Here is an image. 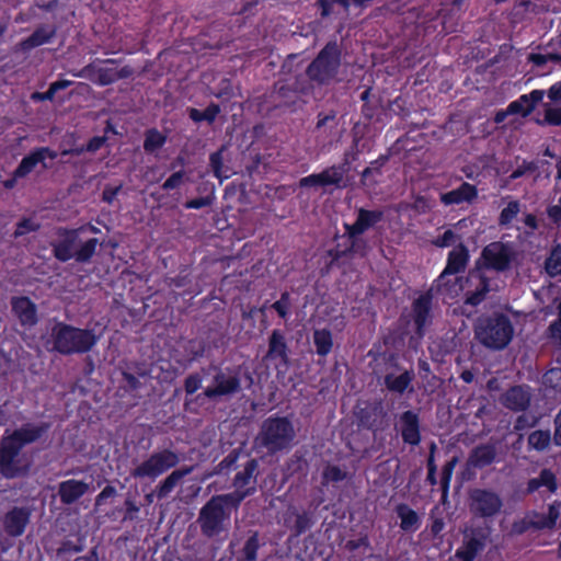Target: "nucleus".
<instances>
[{
    "mask_svg": "<svg viewBox=\"0 0 561 561\" xmlns=\"http://www.w3.org/2000/svg\"><path fill=\"white\" fill-rule=\"evenodd\" d=\"M299 186L300 187L324 186L322 183L321 173L311 174V175L300 179Z\"/></svg>",
    "mask_w": 561,
    "mask_h": 561,
    "instance_id": "nucleus-49",
    "label": "nucleus"
},
{
    "mask_svg": "<svg viewBox=\"0 0 561 561\" xmlns=\"http://www.w3.org/2000/svg\"><path fill=\"white\" fill-rule=\"evenodd\" d=\"M180 462L179 455L170 449L152 453L130 472L135 479L154 480Z\"/></svg>",
    "mask_w": 561,
    "mask_h": 561,
    "instance_id": "nucleus-6",
    "label": "nucleus"
},
{
    "mask_svg": "<svg viewBox=\"0 0 561 561\" xmlns=\"http://www.w3.org/2000/svg\"><path fill=\"white\" fill-rule=\"evenodd\" d=\"M514 335L510 319L503 314H494L480 320L476 328V336L489 348L502 350L508 345Z\"/></svg>",
    "mask_w": 561,
    "mask_h": 561,
    "instance_id": "nucleus-4",
    "label": "nucleus"
},
{
    "mask_svg": "<svg viewBox=\"0 0 561 561\" xmlns=\"http://www.w3.org/2000/svg\"><path fill=\"white\" fill-rule=\"evenodd\" d=\"M210 164L214 169V172L217 176H219V171L221 167V154L220 152H215L210 156Z\"/></svg>",
    "mask_w": 561,
    "mask_h": 561,
    "instance_id": "nucleus-62",
    "label": "nucleus"
},
{
    "mask_svg": "<svg viewBox=\"0 0 561 561\" xmlns=\"http://www.w3.org/2000/svg\"><path fill=\"white\" fill-rule=\"evenodd\" d=\"M519 210L520 208L518 202H510L501 213L500 222L502 225L510 224L518 215Z\"/></svg>",
    "mask_w": 561,
    "mask_h": 561,
    "instance_id": "nucleus-42",
    "label": "nucleus"
},
{
    "mask_svg": "<svg viewBox=\"0 0 561 561\" xmlns=\"http://www.w3.org/2000/svg\"><path fill=\"white\" fill-rule=\"evenodd\" d=\"M538 478L541 486H546L550 492H554L557 490L556 476L552 471L545 469L540 472Z\"/></svg>",
    "mask_w": 561,
    "mask_h": 561,
    "instance_id": "nucleus-46",
    "label": "nucleus"
},
{
    "mask_svg": "<svg viewBox=\"0 0 561 561\" xmlns=\"http://www.w3.org/2000/svg\"><path fill=\"white\" fill-rule=\"evenodd\" d=\"M477 195V190L469 183L461 184L458 188L453 190L442 195L440 199L444 204H459L462 202H469Z\"/></svg>",
    "mask_w": 561,
    "mask_h": 561,
    "instance_id": "nucleus-24",
    "label": "nucleus"
},
{
    "mask_svg": "<svg viewBox=\"0 0 561 561\" xmlns=\"http://www.w3.org/2000/svg\"><path fill=\"white\" fill-rule=\"evenodd\" d=\"M295 437V430L285 417L266 420L261 428L260 439L270 451H277L289 446Z\"/></svg>",
    "mask_w": 561,
    "mask_h": 561,
    "instance_id": "nucleus-5",
    "label": "nucleus"
},
{
    "mask_svg": "<svg viewBox=\"0 0 561 561\" xmlns=\"http://www.w3.org/2000/svg\"><path fill=\"white\" fill-rule=\"evenodd\" d=\"M54 35L55 30L53 27H39L28 38L21 42L20 47L23 50L32 49L34 47L48 43Z\"/></svg>",
    "mask_w": 561,
    "mask_h": 561,
    "instance_id": "nucleus-26",
    "label": "nucleus"
},
{
    "mask_svg": "<svg viewBox=\"0 0 561 561\" xmlns=\"http://www.w3.org/2000/svg\"><path fill=\"white\" fill-rule=\"evenodd\" d=\"M482 255L488 266L503 271L508 267L513 251L511 247L506 244L493 242L484 248Z\"/></svg>",
    "mask_w": 561,
    "mask_h": 561,
    "instance_id": "nucleus-10",
    "label": "nucleus"
},
{
    "mask_svg": "<svg viewBox=\"0 0 561 561\" xmlns=\"http://www.w3.org/2000/svg\"><path fill=\"white\" fill-rule=\"evenodd\" d=\"M286 345L284 343L283 336L274 331L270 339V350L268 356L271 357H284Z\"/></svg>",
    "mask_w": 561,
    "mask_h": 561,
    "instance_id": "nucleus-38",
    "label": "nucleus"
},
{
    "mask_svg": "<svg viewBox=\"0 0 561 561\" xmlns=\"http://www.w3.org/2000/svg\"><path fill=\"white\" fill-rule=\"evenodd\" d=\"M545 270L551 277L561 275V248L560 245L553 248L550 255L545 262Z\"/></svg>",
    "mask_w": 561,
    "mask_h": 561,
    "instance_id": "nucleus-32",
    "label": "nucleus"
},
{
    "mask_svg": "<svg viewBox=\"0 0 561 561\" xmlns=\"http://www.w3.org/2000/svg\"><path fill=\"white\" fill-rule=\"evenodd\" d=\"M256 461L250 460L247 462L245 467L242 471H240L236 478L233 485L236 488V491L232 493L237 495L241 492H248V495L251 493V491L254 489V472L256 470Z\"/></svg>",
    "mask_w": 561,
    "mask_h": 561,
    "instance_id": "nucleus-18",
    "label": "nucleus"
},
{
    "mask_svg": "<svg viewBox=\"0 0 561 561\" xmlns=\"http://www.w3.org/2000/svg\"><path fill=\"white\" fill-rule=\"evenodd\" d=\"M401 434L405 443L416 445L420 442L419 421L416 414L407 411L400 419Z\"/></svg>",
    "mask_w": 561,
    "mask_h": 561,
    "instance_id": "nucleus-16",
    "label": "nucleus"
},
{
    "mask_svg": "<svg viewBox=\"0 0 561 561\" xmlns=\"http://www.w3.org/2000/svg\"><path fill=\"white\" fill-rule=\"evenodd\" d=\"M533 526L531 525H527L526 523V517L518 520V522H515L513 524V531L516 533V534H522L524 531H526L527 529L531 528Z\"/></svg>",
    "mask_w": 561,
    "mask_h": 561,
    "instance_id": "nucleus-63",
    "label": "nucleus"
},
{
    "mask_svg": "<svg viewBox=\"0 0 561 561\" xmlns=\"http://www.w3.org/2000/svg\"><path fill=\"white\" fill-rule=\"evenodd\" d=\"M202 386V379L197 375L188 376L185 380V391L188 394L194 393Z\"/></svg>",
    "mask_w": 561,
    "mask_h": 561,
    "instance_id": "nucleus-50",
    "label": "nucleus"
},
{
    "mask_svg": "<svg viewBox=\"0 0 561 561\" xmlns=\"http://www.w3.org/2000/svg\"><path fill=\"white\" fill-rule=\"evenodd\" d=\"M90 490L89 483L70 479L59 484L58 494L64 504H71Z\"/></svg>",
    "mask_w": 561,
    "mask_h": 561,
    "instance_id": "nucleus-12",
    "label": "nucleus"
},
{
    "mask_svg": "<svg viewBox=\"0 0 561 561\" xmlns=\"http://www.w3.org/2000/svg\"><path fill=\"white\" fill-rule=\"evenodd\" d=\"M345 478V472H343L336 466H328L323 471V479L325 482H337Z\"/></svg>",
    "mask_w": 561,
    "mask_h": 561,
    "instance_id": "nucleus-47",
    "label": "nucleus"
},
{
    "mask_svg": "<svg viewBox=\"0 0 561 561\" xmlns=\"http://www.w3.org/2000/svg\"><path fill=\"white\" fill-rule=\"evenodd\" d=\"M248 495V492L213 496L201 510L198 523L202 533L214 537L226 530L230 519V511Z\"/></svg>",
    "mask_w": 561,
    "mask_h": 561,
    "instance_id": "nucleus-2",
    "label": "nucleus"
},
{
    "mask_svg": "<svg viewBox=\"0 0 561 561\" xmlns=\"http://www.w3.org/2000/svg\"><path fill=\"white\" fill-rule=\"evenodd\" d=\"M104 142H105L104 137H94L88 142V145L85 146V149H87V151L94 152V151L99 150L103 146Z\"/></svg>",
    "mask_w": 561,
    "mask_h": 561,
    "instance_id": "nucleus-58",
    "label": "nucleus"
},
{
    "mask_svg": "<svg viewBox=\"0 0 561 561\" xmlns=\"http://www.w3.org/2000/svg\"><path fill=\"white\" fill-rule=\"evenodd\" d=\"M548 98L556 103L561 101V81L557 82L549 89Z\"/></svg>",
    "mask_w": 561,
    "mask_h": 561,
    "instance_id": "nucleus-57",
    "label": "nucleus"
},
{
    "mask_svg": "<svg viewBox=\"0 0 561 561\" xmlns=\"http://www.w3.org/2000/svg\"><path fill=\"white\" fill-rule=\"evenodd\" d=\"M313 343L319 355H328L331 352L333 345L331 332L324 329L316 330L313 333Z\"/></svg>",
    "mask_w": 561,
    "mask_h": 561,
    "instance_id": "nucleus-30",
    "label": "nucleus"
},
{
    "mask_svg": "<svg viewBox=\"0 0 561 561\" xmlns=\"http://www.w3.org/2000/svg\"><path fill=\"white\" fill-rule=\"evenodd\" d=\"M468 251L463 245L454 249L448 256L447 266L440 275L444 278L446 275L457 274L462 271L468 262Z\"/></svg>",
    "mask_w": 561,
    "mask_h": 561,
    "instance_id": "nucleus-22",
    "label": "nucleus"
},
{
    "mask_svg": "<svg viewBox=\"0 0 561 561\" xmlns=\"http://www.w3.org/2000/svg\"><path fill=\"white\" fill-rule=\"evenodd\" d=\"M454 237V232L451 230H447L444 232L442 238L435 241V244L438 247H448L451 244Z\"/></svg>",
    "mask_w": 561,
    "mask_h": 561,
    "instance_id": "nucleus-59",
    "label": "nucleus"
},
{
    "mask_svg": "<svg viewBox=\"0 0 561 561\" xmlns=\"http://www.w3.org/2000/svg\"><path fill=\"white\" fill-rule=\"evenodd\" d=\"M116 494V490L113 486H105L102 492L96 496L95 505L100 506L104 502V500L112 497Z\"/></svg>",
    "mask_w": 561,
    "mask_h": 561,
    "instance_id": "nucleus-54",
    "label": "nucleus"
},
{
    "mask_svg": "<svg viewBox=\"0 0 561 561\" xmlns=\"http://www.w3.org/2000/svg\"><path fill=\"white\" fill-rule=\"evenodd\" d=\"M54 95H55V93H54L51 87H49V89L44 93H39V92L33 93L32 99L38 100V101L53 100Z\"/></svg>",
    "mask_w": 561,
    "mask_h": 561,
    "instance_id": "nucleus-64",
    "label": "nucleus"
},
{
    "mask_svg": "<svg viewBox=\"0 0 561 561\" xmlns=\"http://www.w3.org/2000/svg\"><path fill=\"white\" fill-rule=\"evenodd\" d=\"M399 517L403 530H414L417 527L419 517L416 513L407 506L399 507Z\"/></svg>",
    "mask_w": 561,
    "mask_h": 561,
    "instance_id": "nucleus-34",
    "label": "nucleus"
},
{
    "mask_svg": "<svg viewBox=\"0 0 561 561\" xmlns=\"http://www.w3.org/2000/svg\"><path fill=\"white\" fill-rule=\"evenodd\" d=\"M529 391L524 387H513L503 397V404L516 411L525 410L529 405Z\"/></svg>",
    "mask_w": 561,
    "mask_h": 561,
    "instance_id": "nucleus-17",
    "label": "nucleus"
},
{
    "mask_svg": "<svg viewBox=\"0 0 561 561\" xmlns=\"http://www.w3.org/2000/svg\"><path fill=\"white\" fill-rule=\"evenodd\" d=\"M273 308L277 311L280 317H285L288 311V296L284 294L280 300L273 304Z\"/></svg>",
    "mask_w": 561,
    "mask_h": 561,
    "instance_id": "nucleus-53",
    "label": "nucleus"
},
{
    "mask_svg": "<svg viewBox=\"0 0 561 561\" xmlns=\"http://www.w3.org/2000/svg\"><path fill=\"white\" fill-rule=\"evenodd\" d=\"M471 510L483 517L497 514L503 505L502 499L494 492L476 490L471 494Z\"/></svg>",
    "mask_w": 561,
    "mask_h": 561,
    "instance_id": "nucleus-9",
    "label": "nucleus"
},
{
    "mask_svg": "<svg viewBox=\"0 0 561 561\" xmlns=\"http://www.w3.org/2000/svg\"><path fill=\"white\" fill-rule=\"evenodd\" d=\"M43 428L27 424L11 434L4 435L0 444V471L9 479L23 476L30 469V460L22 453L24 445L33 443Z\"/></svg>",
    "mask_w": 561,
    "mask_h": 561,
    "instance_id": "nucleus-1",
    "label": "nucleus"
},
{
    "mask_svg": "<svg viewBox=\"0 0 561 561\" xmlns=\"http://www.w3.org/2000/svg\"><path fill=\"white\" fill-rule=\"evenodd\" d=\"M53 348L61 354L85 353L96 343L95 335L89 331L61 322L51 329Z\"/></svg>",
    "mask_w": 561,
    "mask_h": 561,
    "instance_id": "nucleus-3",
    "label": "nucleus"
},
{
    "mask_svg": "<svg viewBox=\"0 0 561 561\" xmlns=\"http://www.w3.org/2000/svg\"><path fill=\"white\" fill-rule=\"evenodd\" d=\"M12 310L22 325L32 327L37 322L36 306L26 297H15Z\"/></svg>",
    "mask_w": 561,
    "mask_h": 561,
    "instance_id": "nucleus-11",
    "label": "nucleus"
},
{
    "mask_svg": "<svg viewBox=\"0 0 561 561\" xmlns=\"http://www.w3.org/2000/svg\"><path fill=\"white\" fill-rule=\"evenodd\" d=\"M193 471V467H185L173 470L167 478H164L156 489V494L159 499L167 497L180 481Z\"/></svg>",
    "mask_w": 561,
    "mask_h": 561,
    "instance_id": "nucleus-19",
    "label": "nucleus"
},
{
    "mask_svg": "<svg viewBox=\"0 0 561 561\" xmlns=\"http://www.w3.org/2000/svg\"><path fill=\"white\" fill-rule=\"evenodd\" d=\"M560 517V504H551L547 514L531 513L526 516L527 525L536 529H551Z\"/></svg>",
    "mask_w": 561,
    "mask_h": 561,
    "instance_id": "nucleus-13",
    "label": "nucleus"
},
{
    "mask_svg": "<svg viewBox=\"0 0 561 561\" xmlns=\"http://www.w3.org/2000/svg\"><path fill=\"white\" fill-rule=\"evenodd\" d=\"M240 390V379L231 371H217L211 382L205 388L204 394L209 399L231 396Z\"/></svg>",
    "mask_w": 561,
    "mask_h": 561,
    "instance_id": "nucleus-8",
    "label": "nucleus"
},
{
    "mask_svg": "<svg viewBox=\"0 0 561 561\" xmlns=\"http://www.w3.org/2000/svg\"><path fill=\"white\" fill-rule=\"evenodd\" d=\"M122 186L118 185V186H106L103 191V201L107 202V203H112L116 195L118 194V192L121 191Z\"/></svg>",
    "mask_w": 561,
    "mask_h": 561,
    "instance_id": "nucleus-55",
    "label": "nucleus"
},
{
    "mask_svg": "<svg viewBox=\"0 0 561 561\" xmlns=\"http://www.w3.org/2000/svg\"><path fill=\"white\" fill-rule=\"evenodd\" d=\"M334 4H340L344 9H347V2L346 0H320V5L322 8V15H328Z\"/></svg>",
    "mask_w": 561,
    "mask_h": 561,
    "instance_id": "nucleus-51",
    "label": "nucleus"
},
{
    "mask_svg": "<svg viewBox=\"0 0 561 561\" xmlns=\"http://www.w3.org/2000/svg\"><path fill=\"white\" fill-rule=\"evenodd\" d=\"M98 245L96 239H90L87 242L82 243L79 248V245L76 248V255L75 257L77 261L84 262L88 261L93 253L95 252Z\"/></svg>",
    "mask_w": 561,
    "mask_h": 561,
    "instance_id": "nucleus-39",
    "label": "nucleus"
},
{
    "mask_svg": "<svg viewBox=\"0 0 561 561\" xmlns=\"http://www.w3.org/2000/svg\"><path fill=\"white\" fill-rule=\"evenodd\" d=\"M340 65V51L336 44H328L308 67V75L319 82H327L334 77Z\"/></svg>",
    "mask_w": 561,
    "mask_h": 561,
    "instance_id": "nucleus-7",
    "label": "nucleus"
},
{
    "mask_svg": "<svg viewBox=\"0 0 561 561\" xmlns=\"http://www.w3.org/2000/svg\"><path fill=\"white\" fill-rule=\"evenodd\" d=\"M219 113V107L217 105L208 106L204 112H199L198 110L192 108L190 112V117L195 122L208 121L213 122Z\"/></svg>",
    "mask_w": 561,
    "mask_h": 561,
    "instance_id": "nucleus-40",
    "label": "nucleus"
},
{
    "mask_svg": "<svg viewBox=\"0 0 561 561\" xmlns=\"http://www.w3.org/2000/svg\"><path fill=\"white\" fill-rule=\"evenodd\" d=\"M39 228V224L32 218H25L16 225L14 237H21L26 233L36 231Z\"/></svg>",
    "mask_w": 561,
    "mask_h": 561,
    "instance_id": "nucleus-44",
    "label": "nucleus"
},
{
    "mask_svg": "<svg viewBox=\"0 0 561 561\" xmlns=\"http://www.w3.org/2000/svg\"><path fill=\"white\" fill-rule=\"evenodd\" d=\"M414 378L413 373L404 371L400 375L389 374L385 378V383L390 391L402 393L408 389Z\"/></svg>",
    "mask_w": 561,
    "mask_h": 561,
    "instance_id": "nucleus-28",
    "label": "nucleus"
},
{
    "mask_svg": "<svg viewBox=\"0 0 561 561\" xmlns=\"http://www.w3.org/2000/svg\"><path fill=\"white\" fill-rule=\"evenodd\" d=\"M382 214L380 211H369L365 209H359L358 217L353 225L346 226V232L350 238H355L356 236L362 234L368 228L374 226L381 219Z\"/></svg>",
    "mask_w": 561,
    "mask_h": 561,
    "instance_id": "nucleus-14",
    "label": "nucleus"
},
{
    "mask_svg": "<svg viewBox=\"0 0 561 561\" xmlns=\"http://www.w3.org/2000/svg\"><path fill=\"white\" fill-rule=\"evenodd\" d=\"M543 99V91L534 90L530 94L522 95L517 101L508 105V113L528 115Z\"/></svg>",
    "mask_w": 561,
    "mask_h": 561,
    "instance_id": "nucleus-15",
    "label": "nucleus"
},
{
    "mask_svg": "<svg viewBox=\"0 0 561 561\" xmlns=\"http://www.w3.org/2000/svg\"><path fill=\"white\" fill-rule=\"evenodd\" d=\"M543 382L561 397V367H556L547 371L543 376Z\"/></svg>",
    "mask_w": 561,
    "mask_h": 561,
    "instance_id": "nucleus-37",
    "label": "nucleus"
},
{
    "mask_svg": "<svg viewBox=\"0 0 561 561\" xmlns=\"http://www.w3.org/2000/svg\"><path fill=\"white\" fill-rule=\"evenodd\" d=\"M483 543L481 540L471 538L466 546L457 552V556L463 561H472L476 554L482 550Z\"/></svg>",
    "mask_w": 561,
    "mask_h": 561,
    "instance_id": "nucleus-35",
    "label": "nucleus"
},
{
    "mask_svg": "<svg viewBox=\"0 0 561 561\" xmlns=\"http://www.w3.org/2000/svg\"><path fill=\"white\" fill-rule=\"evenodd\" d=\"M259 549V539L256 535L250 537L243 548V553L247 561H253L256 558V551Z\"/></svg>",
    "mask_w": 561,
    "mask_h": 561,
    "instance_id": "nucleus-45",
    "label": "nucleus"
},
{
    "mask_svg": "<svg viewBox=\"0 0 561 561\" xmlns=\"http://www.w3.org/2000/svg\"><path fill=\"white\" fill-rule=\"evenodd\" d=\"M209 205V199L206 197L195 198L185 204L186 208L198 209Z\"/></svg>",
    "mask_w": 561,
    "mask_h": 561,
    "instance_id": "nucleus-60",
    "label": "nucleus"
},
{
    "mask_svg": "<svg viewBox=\"0 0 561 561\" xmlns=\"http://www.w3.org/2000/svg\"><path fill=\"white\" fill-rule=\"evenodd\" d=\"M76 77L85 78L102 85L110 84L117 79V75L113 70L104 68H95L94 66H87L80 72L75 73Z\"/></svg>",
    "mask_w": 561,
    "mask_h": 561,
    "instance_id": "nucleus-23",
    "label": "nucleus"
},
{
    "mask_svg": "<svg viewBox=\"0 0 561 561\" xmlns=\"http://www.w3.org/2000/svg\"><path fill=\"white\" fill-rule=\"evenodd\" d=\"M348 172L347 163L340 165H332L327 168L321 173L322 183L324 186L334 185L336 187L345 186V175Z\"/></svg>",
    "mask_w": 561,
    "mask_h": 561,
    "instance_id": "nucleus-25",
    "label": "nucleus"
},
{
    "mask_svg": "<svg viewBox=\"0 0 561 561\" xmlns=\"http://www.w3.org/2000/svg\"><path fill=\"white\" fill-rule=\"evenodd\" d=\"M545 122L551 125L561 124V107L553 106L552 103H545Z\"/></svg>",
    "mask_w": 561,
    "mask_h": 561,
    "instance_id": "nucleus-43",
    "label": "nucleus"
},
{
    "mask_svg": "<svg viewBox=\"0 0 561 561\" xmlns=\"http://www.w3.org/2000/svg\"><path fill=\"white\" fill-rule=\"evenodd\" d=\"M552 337L561 346V301L559 305V317L558 320L550 327Z\"/></svg>",
    "mask_w": 561,
    "mask_h": 561,
    "instance_id": "nucleus-52",
    "label": "nucleus"
},
{
    "mask_svg": "<svg viewBox=\"0 0 561 561\" xmlns=\"http://www.w3.org/2000/svg\"><path fill=\"white\" fill-rule=\"evenodd\" d=\"M78 234L75 231L67 232L62 240L54 245L55 256L60 261H68L76 255Z\"/></svg>",
    "mask_w": 561,
    "mask_h": 561,
    "instance_id": "nucleus-21",
    "label": "nucleus"
},
{
    "mask_svg": "<svg viewBox=\"0 0 561 561\" xmlns=\"http://www.w3.org/2000/svg\"><path fill=\"white\" fill-rule=\"evenodd\" d=\"M430 310V299L427 297H420L414 302V321L417 330L420 331L422 327L426 323V319Z\"/></svg>",
    "mask_w": 561,
    "mask_h": 561,
    "instance_id": "nucleus-31",
    "label": "nucleus"
},
{
    "mask_svg": "<svg viewBox=\"0 0 561 561\" xmlns=\"http://www.w3.org/2000/svg\"><path fill=\"white\" fill-rule=\"evenodd\" d=\"M165 142V137L158 130L151 129L146 134L144 148L146 151L152 152L161 148Z\"/></svg>",
    "mask_w": 561,
    "mask_h": 561,
    "instance_id": "nucleus-36",
    "label": "nucleus"
},
{
    "mask_svg": "<svg viewBox=\"0 0 561 561\" xmlns=\"http://www.w3.org/2000/svg\"><path fill=\"white\" fill-rule=\"evenodd\" d=\"M28 515L21 508L9 512L4 518V528L11 536H20L27 524Z\"/></svg>",
    "mask_w": 561,
    "mask_h": 561,
    "instance_id": "nucleus-20",
    "label": "nucleus"
},
{
    "mask_svg": "<svg viewBox=\"0 0 561 561\" xmlns=\"http://www.w3.org/2000/svg\"><path fill=\"white\" fill-rule=\"evenodd\" d=\"M488 291V285L484 279L479 277L478 288L476 291L471 293L467 296L466 304L471 306L479 305L483 299L484 295Z\"/></svg>",
    "mask_w": 561,
    "mask_h": 561,
    "instance_id": "nucleus-41",
    "label": "nucleus"
},
{
    "mask_svg": "<svg viewBox=\"0 0 561 561\" xmlns=\"http://www.w3.org/2000/svg\"><path fill=\"white\" fill-rule=\"evenodd\" d=\"M495 458V450L492 446L477 447L470 456V463L474 467L490 465Z\"/></svg>",
    "mask_w": 561,
    "mask_h": 561,
    "instance_id": "nucleus-29",
    "label": "nucleus"
},
{
    "mask_svg": "<svg viewBox=\"0 0 561 561\" xmlns=\"http://www.w3.org/2000/svg\"><path fill=\"white\" fill-rule=\"evenodd\" d=\"M551 443L549 431H535L528 436V445L536 450H545Z\"/></svg>",
    "mask_w": 561,
    "mask_h": 561,
    "instance_id": "nucleus-33",
    "label": "nucleus"
},
{
    "mask_svg": "<svg viewBox=\"0 0 561 561\" xmlns=\"http://www.w3.org/2000/svg\"><path fill=\"white\" fill-rule=\"evenodd\" d=\"M553 443L561 447V417L558 415L554 417Z\"/></svg>",
    "mask_w": 561,
    "mask_h": 561,
    "instance_id": "nucleus-61",
    "label": "nucleus"
},
{
    "mask_svg": "<svg viewBox=\"0 0 561 561\" xmlns=\"http://www.w3.org/2000/svg\"><path fill=\"white\" fill-rule=\"evenodd\" d=\"M184 182V172L179 171L173 173L162 185L164 190H173L179 187Z\"/></svg>",
    "mask_w": 561,
    "mask_h": 561,
    "instance_id": "nucleus-48",
    "label": "nucleus"
},
{
    "mask_svg": "<svg viewBox=\"0 0 561 561\" xmlns=\"http://www.w3.org/2000/svg\"><path fill=\"white\" fill-rule=\"evenodd\" d=\"M43 152L44 151L34 150L30 154L24 157L19 167L14 171V179L26 176L39 163L43 165Z\"/></svg>",
    "mask_w": 561,
    "mask_h": 561,
    "instance_id": "nucleus-27",
    "label": "nucleus"
},
{
    "mask_svg": "<svg viewBox=\"0 0 561 561\" xmlns=\"http://www.w3.org/2000/svg\"><path fill=\"white\" fill-rule=\"evenodd\" d=\"M548 216L556 222L561 221V196L557 205L548 208Z\"/></svg>",
    "mask_w": 561,
    "mask_h": 561,
    "instance_id": "nucleus-56",
    "label": "nucleus"
}]
</instances>
